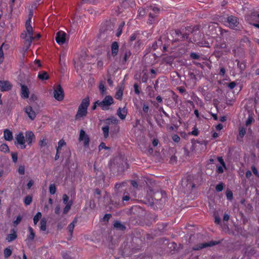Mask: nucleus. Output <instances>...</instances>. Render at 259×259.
<instances>
[{
	"label": "nucleus",
	"mask_w": 259,
	"mask_h": 259,
	"mask_svg": "<svg viewBox=\"0 0 259 259\" xmlns=\"http://www.w3.org/2000/svg\"><path fill=\"white\" fill-rule=\"evenodd\" d=\"M29 90L27 85L21 84V97L25 99L29 97Z\"/></svg>",
	"instance_id": "obj_15"
},
{
	"label": "nucleus",
	"mask_w": 259,
	"mask_h": 259,
	"mask_svg": "<svg viewBox=\"0 0 259 259\" xmlns=\"http://www.w3.org/2000/svg\"><path fill=\"white\" fill-rule=\"evenodd\" d=\"M2 47L3 45L0 48V64L3 62L4 58V54Z\"/></svg>",
	"instance_id": "obj_52"
},
{
	"label": "nucleus",
	"mask_w": 259,
	"mask_h": 259,
	"mask_svg": "<svg viewBox=\"0 0 259 259\" xmlns=\"http://www.w3.org/2000/svg\"><path fill=\"white\" fill-rule=\"evenodd\" d=\"M111 55L113 57L117 56L119 51V46L117 41H114L111 44Z\"/></svg>",
	"instance_id": "obj_17"
},
{
	"label": "nucleus",
	"mask_w": 259,
	"mask_h": 259,
	"mask_svg": "<svg viewBox=\"0 0 259 259\" xmlns=\"http://www.w3.org/2000/svg\"><path fill=\"white\" fill-rule=\"evenodd\" d=\"M33 184H34V182L32 180H29L26 185L27 189H30L31 188V187L33 186Z\"/></svg>",
	"instance_id": "obj_64"
},
{
	"label": "nucleus",
	"mask_w": 259,
	"mask_h": 259,
	"mask_svg": "<svg viewBox=\"0 0 259 259\" xmlns=\"http://www.w3.org/2000/svg\"><path fill=\"white\" fill-rule=\"evenodd\" d=\"M253 118L251 116V115H249L246 121V123H245V124L246 126H248L249 125H250L253 121Z\"/></svg>",
	"instance_id": "obj_57"
},
{
	"label": "nucleus",
	"mask_w": 259,
	"mask_h": 259,
	"mask_svg": "<svg viewBox=\"0 0 259 259\" xmlns=\"http://www.w3.org/2000/svg\"><path fill=\"white\" fill-rule=\"evenodd\" d=\"M66 142L63 139L60 140L58 142V147H57L56 151H59L60 150H61L63 146L66 145Z\"/></svg>",
	"instance_id": "obj_34"
},
{
	"label": "nucleus",
	"mask_w": 259,
	"mask_h": 259,
	"mask_svg": "<svg viewBox=\"0 0 259 259\" xmlns=\"http://www.w3.org/2000/svg\"><path fill=\"white\" fill-rule=\"evenodd\" d=\"M172 139L174 142L178 143L180 142L181 139L178 135L174 134L172 136Z\"/></svg>",
	"instance_id": "obj_56"
},
{
	"label": "nucleus",
	"mask_w": 259,
	"mask_h": 259,
	"mask_svg": "<svg viewBox=\"0 0 259 259\" xmlns=\"http://www.w3.org/2000/svg\"><path fill=\"white\" fill-rule=\"evenodd\" d=\"M24 111L31 120H33L35 118L36 113L31 106H26L24 109Z\"/></svg>",
	"instance_id": "obj_14"
},
{
	"label": "nucleus",
	"mask_w": 259,
	"mask_h": 259,
	"mask_svg": "<svg viewBox=\"0 0 259 259\" xmlns=\"http://www.w3.org/2000/svg\"><path fill=\"white\" fill-rule=\"evenodd\" d=\"M37 77L41 80H45L49 78V75L46 71H41L38 72Z\"/></svg>",
	"instance_id": "obj_23"
},
{
	"label": "nucleus",
	"mask_w": 259,
	"mask_h": 259,
	"mask_svg": "<svg viewBox=\"0 0 259 259\" xmlns=\"http://www.w3.org/2000/svg\"><path fill=\"white\" fill-rule=\"evenodd\" d=\"M190 57L192 59H197L198 60L200 58V56L198 54H197L194 52H192L190 54Z\"/></svg>",
	"instance_id": "obj_48"
},
{
	"label": "nucleus",
	"mask_w": 259,
	"mask_h": 259,
	"mask_svg": "<svg viewBox=\"0 0 259 259\" xmlns=\"http://www.w3.org/2000/svg\"><path fill=\"white\" fill-rule=\"evenodd\" d=\"M114 228L121 231H124L125 229V227L119 221L114 222L113 224Z\"/></svg>",
	"instance_id": "obj_25"
},
{
	"label": "nucleus",
	"mask_w": 259,
	"mask_h": 259,
	"mask_svg": "<svg viewBox=\"0 0 259 259\" xmlns=\"http://www.w3.org/2000/svg\"><path fill=\"white\" fill-rule=\"evenodd\" d=\"M62 255L63 259H72L67 251L62 252Z\"/></svg>",
	"instance_id": "obj_55"
},
{
	"label": "nucleus",
	"mask_w": 259,
	"mask_h": 259,
	"mask_svg": "<svg viewBox=\"0 0 259 259\" xmlns=\"http://www.w3.org/2000/svg\"><path fill=\"white\" fill-rule=\"evenodd\" d=\"M163 61L166 64L171 65L172 63V59L171 57H167L163 59Z\"/></svg>",
	"instance_id": "obj_49"
},
{
	"label": "nucleus",
	"mask_w": 259,
	"mask_h": 259,
	"mask_svg": "<svg viewBox=\"0 0 259 259\" xmlns=\"http://www.w3.org/2000/svg\"><path fill=\"white\" fill-rule=\"evenodd\" d=\"M25 142L31 146L35 141V136L34 133L31 131H27L25 133Z\"/></svg>",
	"instance_id": "obj_10"
},
{
	"label": "nucleus",
	"mask_w": 259,
	"mask_h": 259,
	"mask_svg": "<svg viewBox=\"0 0 259 259\" xmlns=\"http://www.w3.org/2000/svg\"><path fill=\"white\" fill-rule=\"evenodd\" d=\"M40 230L42 231H46L47 229V221L45 218L40 220Z\"/></svg>",
	"instance_id": "obj_28"
},
{
	"label": "nucleus",
	"mask_w": 259,
	"mask_h": 259,
	"mask_svg": "<svg viewBox=\"0 0 259 259\" xmlns=\"http://www.w3.org/2000/svg\"><path fill=\"white\" fill-rule=\"evenodd\" d=\"M12 254V249L10 247H7L4 250V255L5 258H8Z\"/></svg>",
	"instance_id": "obj_27"
},
{
	"label": "nucleus",
	"mask_w": 259,
	"mask_h": 259,
	"mask_svg": "<svg viewBox=\"0 0 259 259\" xmlns=\"http://www.w3.org/2000/svg\"><path fill=\"white\" fill-rule=\"evenodd\" d=\"M156 17V16L155 15L150 13L149 14V20H148L149 24H153L154 23L155 18Z\"/></svg>",
	"instance_id": "obj_37"
},
{
	"label": "nucleus",
	"mask_w": 259,
	"mask_h": 259,
	"mask_svg": "<svg viewBox=\"0 0 259 259\" xmlns=\"http://www.w3.org/2000/svg\"><path fill=\"white\" fill-rule=\"evenodd\" d=\"M134 91H135V94L137 95H139L140 93V91L139 90V85L138 84V83H135L134 84Z\"/></svg>",
	"instance_id": "obj_54"
},
{
	"label": "nucleus",
	"mask_w": 259,
	"mask_h": 259,
	"mask_svg": "<svg viewBox=\"0 0 259 259\" xmlns=\"http://www.w3.org/2000/svg\"><path fill=\"white\" fill-rule=\"evenodd\" d=\"M123 96V91L122 90H118L115 95V98L117 100H121Z\"/></svg>",
	"instance_id": "obj_35"
},
{
	"label": "nucleus",
	"mask_w": 259,
	"mask_h": 259,
	"mask_svg": "<svg viewBox=\"0 0 259 259\" xmlns=\"http://www.w3.org/2000/svg\"><path fill=\"white\" fill-rule=\"evenodd\" d=\"M220 243V242L218 241H210L208 242L199 243L197 244L196 246L193 248V249L195 250H198L207 247H211L216 245Z\"/></svg>",
	"instance_id": "obj_9"
},
{
	"label": "nucleus",
	"mask_w": 259,
	"mask_h": 259,
	"mask_svg": "<svg viewBox=\"0 0 259 259\" xmlns=\"http://www.w3.org/2000/svg\"><path fill=\"white\" fill-rule=\"evenodd\" d=\"M73 201L72 200H69L68 203H67V204H66V206L63 209V214H66L68 213V212L69 211V210L71 208V206L72 205Z\"/></svg>",
	"instance_id": "obj_26"
},
{
	"label": "nucleus",
	"mask_w": 259,
	"mask_h": 259,
	"mask_svg": "<svg viewBox=\"0 0 259 259\" xmlns=\"http://www.w3.org/2000/svg\"><path fill=\"white\" fill-rule=\"evenodd\" d=\"M198 26H195L193 28L191 27H188L187 28H185V31H188L189 32H191V33L194 32L195 30H197L198 29Z\"/></svg>",
	"instance_id": "obj_47"
},
{
	"label": "nucleus",
	"mask_w": 259,
	"mask_h": 259,
	"mask_svg": "<svg viewBox=\"0 0 259 259\" xmlns=\"http://www.w3.org/2000/svg\"><path fill=\"white\" fill-rule=\"evenodd\" d=\"M237 62V66L240 69L241 71H243L245 69V64L243 62H240L239 60H236Z\"/></svg>",
	"instance_id": "obj_36"
},
{
	"label": "nucleus",
	"mask_w": 259,
	"mask_h": 259,
	"mask_svg": "<svg viewBox=\"0 0 259 259\" xmlns=\"http://www.w3.org/2000/svg\"><path fill=\"white\" fill-rule=\"evenodd\" d=\"M132 55L131 52L127 49L122 50L120 54L119 60L121 63L123 65L126 64L127 60Z\"/></svg>",
	"instance_id": "obj_7"
},
{
	"label": "nucleus",
	"mask_w": 259,
	"mask_h": 259,
	"mask_svg": "<svg viewBox=\"0 0 259 259\" xmlns=\"http://www.w3.org/2000/svg\"><path fill=\"white\" fill-rule=\"evenodd\" d=\"M224 167L222 165L217 166V172L218 174H222L224 172Z\"/></svg>",
	"instance_id": "obj_61"
},
{
	"label": "nucleus",
	"mask_w": 259,
	"mask_h": 259,
	"mask_svg": "<svg viewBox=\"0 0 259 259\" xmlns=\"http://www.w3.org/2000/svg\"><path fill=\"white\" fill-rule=\"evenodd\" d=\"M18 172L20 175H24L25 166L24 165H19L18 168Z\"/></svg>",
	"instance_id": "obj_43"
},
{
	"label": "nucleus",
	"mask_w": 259,
	"mask_h": 259,
	"mask_svg": "<svg viewBox=\"0 0 259 259\" xmlns=\"http://www.w3.org/2000/svg\"><path fill=\"white\" fill-rule=\"evenodd\" d=\"M105 123L107 124H114L116 125L118 124V121L116 117L112 116L105 119Z\"/></svg>",
	"instance_id": "obj_24"
},
{
	"label": "nucleus",
	"mask_w": 259,
	"mask_h": 259,
	"mask_svg": "<svg viewBox=\"0 0 259 259\" xmlns=\"http://www.w3.org/2000/svg\"><path fill=\"white\" fill-rule=\"evenodd\" d=\"M22 217L21 215H19L17 217L16 219L14 221L13 225L14 226H17L22 221Z\"/></svg>",
	"instance_id": "obj_39"
},
{
	"label": "nucleus",
	"mask_w": 259,
	"mask_h": 259,
	"mask_svg": "<svg viewBox=\"0 0 259 259\" xmlns=\"http://www.w3.org/2000/svg\"><path fill=\"white\" fill-rule=\"evenodd\" d=\"M4 138L6 141H11L13 139V133L9 129L4 130Z\"/></svg>",
	"instance_id": "obj_18"
},
{
	"label": "nucleus",
	"mask_w": 259,
	"mask_h": 259,
	"mask_svg": "<svg viewBox=\"0 0 259 259\" xmlns=\"http://www.w3.org/2000/svg\"><path fill=\"white\" fill-rule=\"evenodd\" d=\"M11 156L12 158V161L15 163L17 162L18 160V154L17 152H12Z\"/></svg>",
	"instance_id": "obj_44"
},
{
	"label": "nucleus",
	"mask_w": 259,
	"mask_h": 259,
	"mask_svg": "<svg viewBox=\"0 0 259 259\" xmlns=\"http://www.w3.org/2000/svg\"><path fill=\"white\" fill-rule=\"evenodd\" d=\"M79 140L84 141V146L88 147L90 143V138L83 130H81L79 133Z\"/></svg>",
	"instance_id": "obj_12"
},
{
	"label": "nucleus",
	"mask_w": 259,
	"mask_h": 259,
	"mask_svg": "<svg viewBox=\"0 0 259 259\" xmlns=\"http://www.w3.org/2000/svg\"><path fill=\"white\" fill-rule=\"evenodd\" d=\"M38 145L40 147H44L47 146V139L45 137H44L40 139L38 142Z\"/></svg>",
	"instance_id": "obj_33"
},
{
	"label": "nucleus",
	"mask_w": 259,
	"mask_h": 259,
	"mask_svg": "<svg viewBox=\"0 0 259 259\" xmlns=\"http://www.w3.org/2000/svg\"><path fill=\"white\" fill-rule=\"evenodd\" d=\"M111 217V214H106L103 218V221L104 222H108Z\"/></svg>",
	"instance_id": "obj_63"
},
{
	"label": "nucleus",
	"mask_w": 259,
	"mask_h": 259,
	"mask_svg": "<svg viewBox=\"0 0 259 259\" xmlns=\"http://www.w3.org/2000/svg\"><path fill=\"white\" fill-rule=\"evenodd\" d=\"M251 168L253 174L257 177H259V174L255 166L254 165H252Z\"/></svg>",
	"instance_id": "obj_53"
},
{
	"label": "nucleus",
	"mask_w": 259,
	"mask_h": 259,
	"mask_svg": "<svg viewBox=\"0 0 259 259\" xmlns=\"http://www.w3.org/2000/svg\"><path fill=\"white\" fill-rule=\"evenodd\" d=\"M189 134L194 136H197L199 135V131L197 127L196 126H194L192 131L189 133Z\"/></svg>",
	"instance_id": "obj_41"
},
{
	"label": "nucleus",
	"mask_w": 259,
	"mask_h": 259,
	"mask_svg": "<svg viewBox=\"0 0 259 259\" xmlns=\"http://www.w3.org/2000/svg\"><path fill=\"white\" fill-rule=\"evenodd\" d=\"M54 97L59 101H62L64 98V91L60 84L57 85L54 89Z\"/></svg>",
	"instance_id": "obj_6"
},
{
	"label": "nucleus",
	"mask_w": 259,
	"mask_h": 259,
	"mask_svg": "<svg viewBox=\"0 0 259 259\" xmlns=\"http://www.w3.org/2000/svg\"><path fill=\"white\" fill-rule=\"evenodd\" d=\"M90 99L87 97L81 100L79 105L76 114L75 115L76 120H80L84 118L88 114V108L90 105Z\"/></svg>",
	"instance_id": "obj_3"
},
{
	"label": "nucleus",
	"mask_w": 259,
	"mask_h": 259,
	"mask_svg": "<svg viewBox=\"0 0 259 259\" xmlns=\"http://www.w3.org/2000/svg\"><path fill=\"white\" fill-rule=\"evenodd\" d=\"M77 219L75 218L73 220V221L67 227V230L69 233L70 238L72 237L73 230L75 227V225L77 223Z\"/></svg>",
	"instance_id": "obj_21"
},
{
	"label": "nucleus",
	"mask_w": 259,
	"mask_h": 259,
	"mask_svg": "<svg viewBox=\"0 0 259 259\" xmlns=\"http://www.w3.org/2000/svg\"><path fill=\"white\" fill-rule=\"evenodd\" d=\"M66 33L63 31H59L56 35L55 39L57 44L62 45L66 40Z\"/></svg>",
	"instance_id": "obj_11"
},
{
	"label": "nucleus",
	"mask_w": 259,
	"mask_h": 259,
	"mask_svg": "<svg viewBox=\"0 0 259 259\" xmlns=\"http://www.w3.org/2000/svg\"><path fill=\"white\" fill-rule=\"evenodd\" d=\"M32 201V197L31 195H27L24 198V202L25 205H30Z\"/></svg>",
	"instance_id": "obj_31"
},
{
	"label": "nucleus",
	"mask_w": 259,
	"mask_h": 259,
	"mask_svg": "<svg viewBox=\"0 0 259 259\" xmlns=\"http://www.w3.org/2000/svg\"><path fill=\"white\" fill-rule=\"evenodd\" d=\"M163 44L162 40V37H160L158 40L155 41L152 45L151 49L153 51H155L158 48H161L162 45Z\"/></svg>",
	"instance_id": "obj_22"
},
{
	"label": "nucleus",
	"mask_w": 259,
	"mask_h": 259,
	"mask_svg": "<svg viewBox=\"0 0 259 259\" xmlns=\"http://www.w3.org/2000/svg\"><path fill=\"white\" fill-rule=\"evenodd\" d=\"M49 192L50 194L53 195L56 192V188L54 184H51L49 186Z\"/></svg>",
	"instance_id": "obj_40"
},
{
	"label": "nucleus",
	"mask_w": 259,
	"mask_h": 259,
	"mask_svg": "<svg viewBox=\"0 0 259 259\" xmlns=\"http://www.w3.org/2000/svg\"><path fill=\"white\" fill-rule=\"evenodd\" d=\"M226 197L228 200H232L233 198V192L230 190H227L226 191Z\"/></svg>",
	"instance_id": "obj_38"
},
{
	"label": "nucleus",
	"mask_w": 259,
	"mask_h": 259,
	"mask_svg": "<svg viewBox=\"0 0 259 259\" xmlns=\"http://www.w3.org/2000/svg\"><path fill=\"white\" fill-rule=\"evenodd\" d=\"M218 161L220 163L225 169H227L226 165L222 157H218L217 158Z\"/></svg>",
	"instance_id": "obj_46"
},
{
	"label": "nucleus",
	"mask_w": 259,
	"mask_h": 259,
	"mask_svg": "<svg viewBox=\"0 0 259 259\" xmlns=\"http://www.w3.org/2000/svg\"><path fill=\"white\" fill-rule=\"evenodd\" d=\"M148 74L146 72H144L142 76V81L143 83H146L147 82L148 79Z\"/></svg>",
	"instance_id": "obj_45"
},
{
	"label": "nucleus",
	"mask_w": 259,
	"mask_h": 259,
	"mask_svg": "<svg viewBox=\"0 0 259 259\" xmlns=\"http://www.w3.org/2000/svg\"><path fill=\"white\" fill-rule=\"evenodd\" d=\"M42 214L40 212H37L33 217V220L34 225H36L41 218Z\"/></svg>",
	"instance_id": "obj_30"
},
{
	"label": "nucleus",
	"mask_w": 259,
	"mask_h": 259,
	"mask_svg": "<svg viewBox=\"0 0 259 259\" xmlns=\"http://www.w3.org/2000/svg\"><path fill=\"white\" fill-rule=\"evenodd\" d=\"M130 197L128 193L125 192L122 197V200L123 201H128L130 200Z\"/></svg>",
	"instance_id": "obj_62"
},
{
	"label": "nucleus",
	"mask_w": 259,
	"mask_h": 259,
	"mask_svg": "<svg viewBox=\"0 0 259 259\" xmlns=\"http://www.w3.org/2000/svg\"><path fill=\"white\" fill-rule=\"evenodd\" d=\"M62 198H63V202L65 204H67V203H68V202L69 201V197L67 196V195L66 194H64L63 195Z\"/></svg>",
	"instance_id": "obj_58"
},
{
	"label": "nucleus",
	"mask_w": 259,
	"mask_h": 259,
	"mask_svg": "<svg viewBox=\"0 0 259 259\" xmlns=\"http://www.w3.org/2000/svg\"><path fill=\"white\" fill-rule=\"evenodd\" d=\"M147 89L148 91V95L149 97L151 98L153 97L154 91L152 89V87L151 86L149 85L147 87Z\"/></svg>",
	"instance_id": "obj_51"
},
{
	"label": "nucleus",
	"mask_w": 259,
	"mask_h": 259,
	"mask_svg": "<svg viewBox=\"0 0 259 259\" xmlns=\"http://www.w3.org/2000/svg\"><path fill=\"white\" fill-rule=\"evenodd\" d=\"M28 229L29 234L27 235V238H26L25 241L27 242H30L33 240V239L35 237V232H34V230L32 227H28Z\"/></svg>",
	"instance_id": "obj_19"
},
{
	"label": "nucleus",
	"mask_w": 259,
	"mask_h": 259,
	"mask_svg": "<svg viewBox=\"0 0 259 259\" xmlns=\"http://www.w3.org/2000/svg\"><path fill=\"white\" fill-rule=\"evenodd\" d=\"M127 113V109L125 107L123 108L119 107L117 110V115L121 120H123L125 118Z\"/></svg>",
	"instance_id": "obj_16"
},
{
	"label": "nucleus",
	"mask_w": 259,
	"mask_h": 259,
	"mask_svg": "<svg viewBox=\"0 0 259 259\" xmlns=\"http://www.w3.org/2000/svg\"><path fill=\"white\" fill-rule=\"evenodd\" d=\"M224 189V184L223 183H220L217 184L215 186V190L217 192H221Z\"/></svg>",
	"instance_id": "obj_42"
},
{
	"label": "nucleus",
	"mask_w": 259,
	"mask_h": 259,
	"mask_svg": "<svg viewBox=\"0 0 259 259\" xmlns=\"http://www.w3.org/2000/svg\"><path fill=\"white\" fill-rule=\"evenodd\" d=\"M172 35H174L175 41H183L187 40L193 43L198 44L199 42V38L198 35L194 34L193 40L189 38V34L184 31V29L181 28V30L177 29L172 32Z\"/></svg>",
	"instance_id": "obj_2"
},
{
	"label": "nucleus",
	"mask_w": 259,
	"mask_h": 259,
	"mask_svg": "<svg viewBox=\"0 0 259 259\" xmlns=\"http://www.w3.org/2000/svg\"><path fill=\"white\" fill-rule=\"evenodd\" d=\"M11 232H12V233L9 234L6 237V240L9 242L15 240L17 237L16 231L14 229H12L11 230Z\"/></svg>",
	"instance_id": "obj_20"
},
{
	"label": "nucleus",
	"mask_w": 259,
	"mask_h": 259,
	"mask_svg": "<svg viewBox=\"0 0 259 259\" xmlns=\"http://www.w3.org/2000/svg\"><path fill=\"white\" fill-rule=\"evenodd\" d=\"M15 140V145H20V148L22 149L26 148V145L25 144V138L23 132H20L18 134L16 135Z\"/></svg>",
	"instance_id": "obj_5"
},
{
	"label": "nucleus",
	"mask_w": 259,
	"mask_h": 259,
	"mask_svg": "<svg viewBox=\"0 0 259 259\" xmlns=\"http://www.w3.org/2000/svg\"><path fill=\"white\" fill-rule=\"evenodd\" d=\"M12 85L11 83L6 80H0V91L1 92L9 91L11 90Z\"/></svg>",
	"instance_id": "obj_13"
},
{
	"label": "nucleus",
	"mask_w": 259,
	"mask_h": 259,
	"mask_svg": "<svg viewBox=\"0 0 259 259\" xmlns=\"http://www.w3.org/2000/svg\"><path fill=\"white\" fill-rule=\"evenodd\" d=\"M103 149L107 150V149H109V148L107 147L106 146V144L102 142L100 144V145L99 146V150H101Z\"/></svg>",
	"instance_id": "obj_60"
},
{
	"label": "nucleus",
	"mask_w": 259,
	"mask_h": 259,
	"mask_svg": "<svg viewBox=\"0 0 259 259\" xmlns=\"http://www.w3.org/2000/svg\"><path fill=\"white\" fill-rule=\"evenodd\" d=\"M246 134V130L244 128L242 127L239 129V135L242 138Z\"/></svg>",
	"instance_id": "obj_59"
},
{
	"label": "nucleus",
	"mask_w": 259,
	"mask_h": 259,
	"mask_svg": "<svg viewBox=\"0 0 259 259\" xmlns=\"http://www.w3.org/2000/svg\"><path fill=\"white\" fill-rule=\"evenodd\" d=\"M0 151L7 153L9 152V148L7 144H2L0 146Z\"/></svg>",
	"instance_id": "obj_32"
},
{
	"label": "nucleus",
	"mask_w": 259,
	"mask_h": 259,
	"mask_svg": "<svg viewBox=\"0 0 259 259\" xmlns=\"http://www.w3.org/2000/svg\"><path fill=\"white\" fill-rule=\"evenodd\" d=\"M226 22L228 23L230 28L234 29L239 24V19L234 16L231 15L227 17Z\"/></svg>",
	"instance_id": "obj_8"
},
{
	"label": "nucleus",
	"mask_w": 259,
	"mask_h": 259,
	"mask_svg": "<svg viewBox=\"0 0 259 259\" xmlns=\"http://www.w3.org/2000/svg\"><path fill=\"white\" fill-rule=\"evenodd\" d=\"M102 130L103 131L104 138H107L109 136V125H107L106 126H103L102 128Z\"/></svg>",
	"instance_id": "obj_29"
},
{
	"label": "nucleus",
	"mask_w": 259,
	"mask_h": 259,
	"mask_svg": "<svg viewBox=\"0 0 259 259\" xmlns=\"http://www.w3.org/2000/svg\"><path fill=\"white\" fill-rule=\"evenodd\" d=\"M138 32H134L133 33L130 37V41L132 42L134 40H135L138 35Z\"/></svg>",
	"instance_id": "obj_50"
},
{
	"label": "nucleus",
	"mask_w": 259,
	"mask_h": 259,
	"mask_svg": "<svg viewBox=\"0 0 259 259\" xmlns=\"http://www.w3.org/2000/svg\"><path fill=\"white\" fill-rule=\"evenodd\" d=\"M32 15V12H30L29 14V18L25 23L26 31L23 32L21 34V37L24 40V45L26 51L29 49L33 39V29L31 25Z\"/></svg>",
	"instance_id": "obj_1"
},
{
	"label": "nucleus",
	"mask_w": 259,
	"mask_h": 259,
	"mask_svg": "<svg viewBox=\"0 0 259 259\" xmlns=\"http://www.w3.org/2000/svg\"><path fill=\"white\" fill-rule=\"evenodd\" d=\"M96 103L103 110H108L110 106L114 103V100L112 96L108 95L106 96L102 101H96Z\"/></svg>",
	"instance_id": "obj_4"
}]
</instances>
